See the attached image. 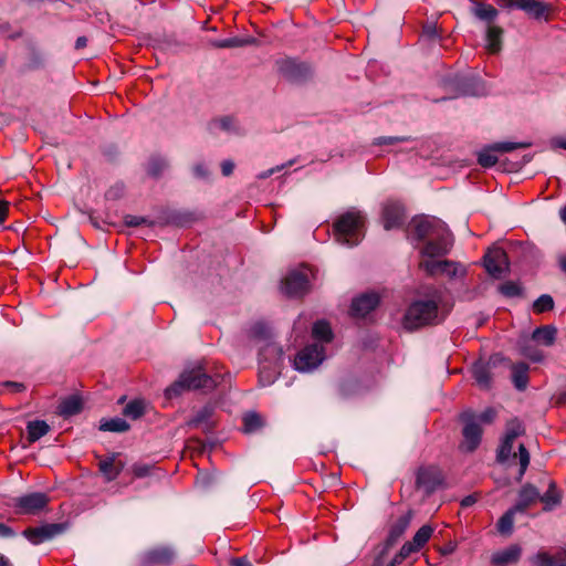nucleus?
<instances>
[{"instance_id": "24", "label": "nucleus", "mask_w": 566, "mask_h": 566, "mask_svg": "<svg viewBox=\"0 0 566 566\" xmlns=\"http://www.w3.org/2000/svg\"><path fill=\"white\" fill-rule=\"evenodd\" d=\"M27 429L29 441L35 442L49 432L50 427L45 421L35 420L29 422Z\"/></svg>"}, {"instance_id": "33", "label": "nucleus", "mask_w": 566, "mask_h": 566, "mask_svg": "<svg viewBox=\"0 0 566 566\" xmlns=\"http://www.w3.org/2000/svg\"><path fill=\"white\" fill-rule=\"evenodd\" d=\"M99 470L108 481L116 479L120 472V469L115 465L114 459L99 461Z\"/></svg>"}, {"instance_id": "31", "label": "nucleus", "mask_w": 566, "mask_h": 566, "mask_svg": "<svg viewBox=\"0 0 566 566\" xmlns=\"http://www.w3.org/2000/svg\"><path fill=\"white\" fill-rule=\"evenodd\" d=\"M433 533V528L430 525H423L420 527L415 536L412 537V545L418 549H421L426 543L430 539Z\"/></svg>"}, {"instance_id": "44", "label": "nucleus", "mask_w": 566, "mask_h": 566, "mask_svg": "<svg viewBox=\"0 0 566 566\" xmlns=\"http://www.w3.org/2000/svg\"><path fill=\"white\" fill-rule=\"evenodd\" d=\"M500 292L509 297L517 296L521 293V289L515 282H505L500 286Z\"/></svg>"}, {"instance_id": "12", "label": "nucleus", "mask_w": 566, "mask_h": 566, "mask_svg": "<svg viewBox=\"0 0 566 566\" xmlns=\"http://www.w3.org/2000/svg\"><path fill=\"white\" fill-rule=\"evenodd\" d=\"M66 526L60 523L44 524L24 530L23 536L33 545H39L62 534Z\"/></svg>"}, {"instance_id": "64", "label": "nucleus", "mask_w": 566, "mask_h": 566, "mask_svg": "<svg viewBox=\"0 0 566 566\" xmlns=\"http://www.w3.org/2000/svg\"><path fill=\"white\" fill-rule=\"evenodd\" d=\"M560 268L564 272H566V255L560 256L559 259Z\"/></svg>"}, {"instance_id": "52", "label": "nucleus", "mask_w": 566, "mask_h": 566, "mask_svg": "<svg viewBox=\"0 0 566 566\" xmlns=\"http://www.w3.org/2000/svg\"><path fill=\"white\" fill-rule=\"evenodd\" d=\"M523 355L526 356L527 358L532 359L533 361H539L543 358L542 353L538 352L537 349L531 350L528 348H524Z\"/></svg>"}, {"instance_id": "45", "label": "nucleus", "mask_w": 566, "mask_h": 566, "mask_svg": "<svg viewBox=\"0 0 566 566\" xmlns=\"http://www.w3.org/2000/svg\"><path fill=\"white\" fill-rule=\"evenodd\" d=\"M460 92L462 95H480L482 94V90L476 82L468 83L463 82L460 87Z\"/></svg>"}, {"instance_id": "11", "label": "nucleus", "mask_w": 566, "mask_h": 566, "mask_svg": "<svg viewBox=\"0 0 566 566\" xmlns=\"http://www.w3.org/2000/svg\"><path fill=\"white\" fill-rule=\"evenodd\" d=\"M282 290L289 296H300L306 293L308 291L307 269L291 271L282 283Z\"/></svg>"}, {"instance_id": "3", "label": "nucleus", "mask_w": 566, "mask_h": 566, "mask_svg": "<svg viewBox=\"0 0 566 566\" xmlns=\"http://www.w3.org/2000/svg\"><path fill=\"white\" fill-rule=\"evenodd\" d=\"M217 385V380L208 376L201 367L185 370L179 379L166 389L168 398L177 397L185 389H211Z\"/></svg>"}, {"instance_id": "41", "label": "nucleus", "mask_w": 566, "mask_h": 566, "mask_svg": "<svg viewBox=\"0 0 566 566\" xmlns=\"http://www.w3.org/2000/svg\"><path fill=\"white\" fill-rule=\"evenodd\" d=\"M513 442H514L513 440H510L504 437V439L501 443V447L499 449V452H497V460L500 462H504L511 457L512 451H513Z\"/></svg>"}, {"instance_id": "38", "label": "nucleus", "mask_w": 566, "mask_h": 566, "mask_svg": "<svg viewBox=\"0 0 566 566\" xmlns=\"http://www.w3.org/2000/svg\"><path fill=\"white\" fill-rule=\"evenodd\" d=\"M539 500L545 504L546 509H552L559 503L560 497L554 483H549L548 490L543 496H539Z\"/></svg>"}, {"instance_id": "43", "label": "nucleus", "mask_w": 566, "mask_h": 566, "mask_svg": "<svg viewBox=\"0 0 566 566\" xmlns=\"http://www.w3.org/2000/svg\"><path fill=\"white\" fill-rule=\"evenodd\" d=\"M514 457H518V461H520V465H521L520 478H522L530 464V453L526 450V448L524 447V444H520L518 453L517 454L514 453Z\"/></svg>"}, {"instance_id": "58", "label": "nucleus", "mask_w": 566, "mask_h": 566, "mask_svg": "<svg viewBox=\"0 0 566 566\" xmlns=\"http://www.w3.org/2000/svg\"><path fill=\"white\" fill-rule=\"evenodd\" d=\"M13 531L6 524L0 523V537L13 536Z\"/></svg>"}, {"instance_id": "36", "label": "nucleus", "mask_w": 566, "mask_h": 566, "mask_svg": "<svg viewBox=\"0 0 566 566\" xmlns=\"http://www.w3.org/2000/svg\"><path fill=\"white\" fill-rule=\"evenodd\" d=\"M145 403L143 400H133L124 408V415L132 419H137L143 416Z\"/></svg>"}, {"instance_id": "56", "label": "nucleus", "mask_w": 566, "mask_h": 566, "mask_svg": "<svg viewBox=\"0 0 566 566\" xmlns=\"http://www.w3.org/2000/svg\"><path fill=\"white\" fill-rule=\"evenodd\" d=\"M221 169H222V174L224 176H229V175L232 174V171L234 169V165H233L232 161L226 160V161L222 163Z\"/></svg>"}, {"instance_id": "9", "label": "nucleus", "mask_w": 566, "mask_h": 566, "mask_svg": "<svg viewBox=\"0 0 566 566\" xmlns=\"http://www.w3.org/2000/svg\"><path fill=\"white\" fill-rule=\"evenodd\" d=\"M325 358L322 344H313L304 347L295 357L294 366L300 371L315 369Z\"/></svg>"}, {"instance_id": "46", "label": "nucleus", "mask_w": 566, "mask_h": 566, "mask_svg": "<svg viewBox=\"0 0 566 566\" xmlns=\"http://www.w3.org/2000/svg\"><path fill=\"white\" fill-rule=\"evenodd\" d=\"M522 432L523 428L521 423L514 420L507 424L505 438L514 441L520 434H522Z\"/></svg>"}, {"instance_id": "2", "label": "nucleus", "mask_w": 566, "mask_h": 566, "mask_svg": "<svg viewBox=\"0 0 566 566\" xmlns=\"http://www.w3.org/2000/svg\"><path fill=\"white\" fill-rule=\"evenodd\" d=\"M365 218L359 211H347L334 223V235L338 243L346 247L357 245L364 238Z\"/></svg>"}, {"instance_id": "62", "label": "nucleus", "mask_w": 566, "mask_h": 566, "mask_svg": "<svg viewBox=\"0 0 566 566\" xmlns=\"http://www.w3.org/2000/svg\"><path fill=\"white\" fill-rule=\"evenodd\" d=\"M86 42H87V40H86L85 36H80V38H77V40L75 42V48L76 49H82V48H84L86 45Z\"/></svg>"}, {"instance_id": "14", "label": "nucleus", "mask_w": 566, "mask_h": 566, "mask_svg": "<svg viewBox=\"0 0 566 566\" xmlns=\"http://www.w3.org/2000/svg\"><path fill=\"white\" fill-rule=\"evenodd\" d=\"M484 266L489 274L494 277H501L509 269L506 253L501 248H494L488 251L484 256Z\"/></svg>"}, {"instance_id": "42", "label": "nucleus", "mask_w": 566, "mask_h": 566, "mask_svg": "<svg viewBox=\"0 0 566 566\" xmlns=\"http://www.w3.org/2000/svg\"><path fill=\"white\" fill-rule=\"evenodd\" d=\"M249 41L240 38H229L220 41H214L212 44L216 48H239L248 44Z\"/></svg>"}, {"instance_id": "37", "label": "nucleus", "mask_w": 566, "mask_h": 566, "mask_svg": "<svg viewBox=\"0 0 566 566\" xmlns=\"http://www.w3.org/2000/svg\"><path fill=\"white\" fill-rule=\"evenodd\" d=\"M262 424V418L255 412L247 413L243 418V427L245 432H253L261 428Z\"/></svg>"}, {"instance_id": "8", "label": "nucleus", "mask_w": 566, "mask_h": 566, "mask_svg": "<svg viewBox=\"0 0 566 566\" xmlns=\"http://www.w3.org/2000/svg\"><path fill=\"white\" fill-rule=\"evenodd\" d=\"M49 496L42 492H33L13 499V507L19 514L35 515L49 504Z\"/></svg>"}, {"instance_id": "26", "label": "nucleus", "mask_w": 566, "mask_h": 566, "mask_svg": "<svg viewBox=\"0 0 566 566\" xmlns=\"http://www.w3.org/2000/svg\"><path fill=\"white\" fill-rule=\"evenodd\" d=\"M129 429V424L122 418L103 419L99 423V430L111 432H125Z\"/></svg>"}, {"instance_id": "27", "label": "nucleus", "mask_w": 566, "mask_h": 566, "mask_svg": "<svg viewBox=\"0 0 566 566\" xmlns=\"http://www.w3.org/2000/svg\"><path fill=\"white\" fill-rule=\"evenodd\" d=\"M473 12L475 17L488 22L493 21L497 17V10L494 7L482 2H474Z\"/></svg>"}, {"instance_id": "47", "label": "nucleus", "mask_w": 566, "mask_h": 566, "mask_svg": "<svg viewBox=\"0 0 566 566\" xmlns=\"http://www.w3.org/2000/svg\"><path fill=\"white\" fill-rule=\"evenodd\" d=\"M496 416L493 408H488L479 415H474L476 422L481 426L482 423H491Z\"/></svg>"}, {"instance_id": "4", "label": "nucleus", "mask_w": 566, "mask_h": 566, "mask_svg": "<svg viewBox=\"0 0 566 566\" xmlns=\"http://www.w3.org/2000/svg\"><path fill=\"white\" fill-rule=\"evenodd\" d=\"M283 355L282 348L275 343H268L260 352V381L270 385L279 374V361Z\"/></svg>"}, {"instance_id": "22", "label": "nucleus", "mask_w": 566, "mask_h": 566, "mask_svg": "<svg viewBox=\"0 0 566 566\" xmlns=\"http://www.w3.org/2000/svg\"><path fill=\"white\" fill-rule=\"evenodd\" d=\"M503 30L496 25H490L486 31V49L491 53H496L501 50V36Z\"/></svg>"}, {"instance_id": "29", "label": "nucleus", "mask_w": 566, "mask_h": 566, "mask_svg": "<svg viewBox=\"0 0 566 566\" xmlns=\"http://www.w3.org/2000/svg\"><path fill=\"white\" fill-rule=\"evenodd\" d=\"M313 337L319 342L328 343L332 340V329L328 323L324 321L316 322L312 329Z\"/></svg>"}, {"instance_id": "25", "label": "nucleus", "mask_w": 566, "mask_h": 566, "mask_svg": "<svg viewBox=\"0 0 566 566\" xmlns=\"http://www.w3.org/2000/svg\"><path fill=\"white\" fill-rule=\"evenodd\" d=\"M82 401L78 397L72 396L64 399L59 406V412L62 416H73L81 411Z\"/></svg>"}, {"instance_id": "57", "label": "nucleus", "mask_w": 566, "mask_h": 566, "mask_svg": "<svg viewBox=\"0 0 566 566\" xmlns=\"http://www.w3.org/2000/svg\"><path fill=\"white\" fill-rule=\"evenodd\" d=\"M478 501V496L472 494V495H468L465 496L462 501H461V505L463 507H469L471 505H473L475 502Z\"/></svg>"}, {"instance_id": "40", "label": "nucleus", "mask_w": 566, "mask_h": 566, "mask_svg": "<svg viewBox=\"0 0 566 566\" xmlns=\"http://www.w3.org/2000/svg\"><path fill=\"white\" fill-rule=\"evenodd\" d=\"M530 143H513V142H502L493 144V149L501 153L513 151L517 148H527L530 147Z\"/></svg>"}, {"instance_id": "30", "label": "nucleus", "mask_w": 566, "mask_h": 566, "mask_svg": "<svg viewBox=\"0 0 566 566\" xmlns=\"http://www.w3.org/2000/svg\"><path fill=\"white\" fill-rule=\"evenodd\" d=\"M473 377L479 386L486 388L490 385L489 367L483 363H476L472 368Z\"/></svg>"}, {"instance_id": "13", "label": "nucleus", "mask_w": 566, "mask_h": 566, "mask_svg": "<svg viewBox=\"0 0 566 566\" xmlns=\"http://www.w3.org/2000/svg\"><path fill=\"white\" fill-rule=\"evenodd\" d=\"M411 224L417 238L426 241L448 229L443 221L434 218H417L412 220Z\"/></svg>"}, {"instance_id": "16", "label": "nucleus", "mask_w": 566, "mask_h": 566, "mask_svg": "<svg viewBox=\"0 0 566 566\" xmlns=\"http://www.w3.org/2000/svg\"><path fill=\"white\" fill-rule=\"evenodd\" d=\"M405 221V212L401 205L389 202L382 209V222L386 230L397 229Z\"/></svg>"}, {"instance_id": "19", "label": "nucleus", "mask_w": 566, "mask_h": 566, "mask_svg": "<svg viewBox=\"0 0 566 566\" xmlns=\"http://www.w3.org/2000/svg\"><path fill=\"white\" fill-rule=\"evenodd\" d=\"M522 549L518 545H511L502 551L492 555V563L495 565H503L516 563L521 557Z\"/></svg>"}, {"instance_id": "32", "label": "nucleus", "mask_w": 566, "mask_h": 566, "mask_svg": "<svg viewBox=\"0 0 566 566\" xmlns=\"http://www.w3.org/2000/svg\"><path fill=\"white\" fill-rule=\"evenodd\" d=\"M518 511L515 507L510 509L497 522V530L502 534L511 533L514 523V515Z\"/></svg>"}, {"instance_id": "35", "label": "nucleus", "mask_w": 566, "mask_h": 566, "mask_svg": "<svg viewBox=\"0 0 566 566\" xmlns=\"http://www.w3.org/2000/svg\"><path fill=\"white\" fill-rule=\"evenodd\" d=\"M280 71L291 80H295L301 74V65L294 61L286 60L280 63Z\"/></svg>"}, {"instance_id": "34", "label": "nucleus", "mask_w": 566, "mask_h": 566, "mask_svg": "<svg viewBox=\"0 0 566 566\" xmlns=\"http://www.w3.org/2000/svg\"><path fill=\"white\" fill-rule=\"evenodd\" d=\"M493 145L486 149H483L478 156V163L485 168L492 167L497 163V156L495 155Z\"/></svg>"}, {"instance_id": "39", "label": "nucleus", "mask_w": 566, "mask_h": 566, "mask_svg": "<svg viewBox=\"0 0 566 566\" xmlns=\"http://www.w3.org/2000/svg\"><path fill=\"white\" fill-rule=\"evenodd\" d=\"M554 306V301L551 295L543 294L541 295L533 304V310L536 313H544L546 311L552 310Z\"/></svg>"}, {"instance_id": "10", "label": "nucleus", "mask_w": 566, "mask_h": 566, "mask_svg": "<svg viewBox=\"0 0 566 566\" xmlns=\"http://www.w3.org/2000/svg\"><path fill=\"white\" fill-rule=\"evenodd\" d=\"M461 419L464 422L463 427V442L461 448L465 451L472 452L474 451L481 441L482 429L481 426L476 422L474 413L471 411H465L461 415Z\"/></svg>"}, {"instance_id": "60", "label": "nucleus", "mask_w": 566, "mask_h": 566, "mask_svg": "<svg viewBox=\"0 0 566 566\" xmlns=\"http://www.w3.org/2000/svg\"><path fill=\"white\" fill-rule=\"evenodd\" d=\"M8 213V202L0 200V222H3Z\"/></svg>"}, {"instance_id": "18", "label": "nucleus", "mask_w": 566, "mask_h": 566, "mask_svg": "<svg viewBox=\"0 0 566 566\" xmlns=\"http://www.w3.org/2000/svg\"><path fill=\"white\" fill-rule=\"evenodd\" d=\"M442 482L440 472L434 468H423L418 471L417 486L431 493Z\"/></svg>"}, {"instance_id": "55", "label": "nucleus", "mask_w": 566, "mask_h": 566, "mask_svg": "<svg viewBox=\"0 0 566 566\" xmlns=\"http://www.w3.org/2000/svg\"><path fill=\"white\" fill-rule=\"evenodd\" d=\"M193 172L197 177L203 178L208 175V169L203 164H198L193 167Z\"/></svg>"}, {"instance_id": "63", "label": "nucleus", "mask_w": 566, "mask_h": 566, "mask_svg": "<svg viewBox=\"0 0 566 566\" xmlns=\"http://www.w3.org/2000/svg\"><path fill=\"white\" fill-rule=\"evenodd\" d=\"M0 566H11L8 557L0 554Z\"/></svg>"}, {"instance_id": "51", "label": "nucleus", "mask_w": 566, "mask_h": 566, "mask_svg": "<svg viewBox=\"0 0 566 566\" xmlns=\"http://www.w3.org/2000/svg\"><path fill=\"white\" fill-rule=\"evenodd\" d=\"M406 137H379L375 140L377 145H392L399 142H405Z\"/></svg>"}, {"instance_id": "7", "label": "nucleus", "mask_w": 566, "mask_h": 566, "mask_svg": "<svg viewBox=\"0 0 566 566\" xmlns=\"http://www.w3.org/2000/svg\"><path fill=\"white\" fill-rule=\"evenodd\" d=\"M419 268L429 275L441 274L449 279H463L467 274V268L463 264L450 260L419 262Z\"/></svg>"}, {"instance_id": "6", "label": "nucleus", "mask_w": 566, "mask_h": 566, "mask_svg": "<svg viewBox=\"0 0 566 566\" xmlns=\"http://www.w3.org/2000/svg\"><path fill=\"white\" fill-rule=\"evenodd\" d=\"M496 3L504 9H521L530 18L536 20L548 21L552 12V6L549 3L538 0H496Z\"/></svg>"}, {"instance_id": "53", "label": "nucleus", "mask_w": 566, "mask_h": 566, "mask_svg": "<svg viewBox=\"0 0 566 566\" xmlns=\"http://www.w3.org/2000/svg\"><path fill=\"white\" fill-rule=\"evenodd\" d=\"M125 222L129 227H137V226H140L143 223H146V219L143 218V217L127 216L125 218Z\"/></svg>"}, {"instance_id": "1", "label": "nucleus", "mask_w": 566, "mask_h": 566, "mask_svg": "<svg viewBox=\"0 0 566 566\" xmlns=\"http://www.w3.org/2000/svg\"><path fill=\"white\" fill-rule=\"evenodd\" d=\"M449 312L441 292L433 290L429 295L412 302L407 308L402 327L415 331L420 327L440 323Z\"/></svg>"}, {"instance_id": "59", "label": "nucleus", "mask_w": 566, "mask_h": 566, "mask_svg": "<svg viewBox=\"0 0 566 566\" xmlns=\"http://www.w3.org/2000/svg\"><path fill=\"white\" fill-rule=\"evenodd\" d=\"M553 148H563L566 149V139L565 138H554L551 142Z\"/></svg>"}, {"instance_id": "5", "label": "nucleus", "mask_w": 566, "mask_h": 566, "mask_svg": "<svg viewBox=\"0 0 566 566\" xmlns=\"http://www.w3.org/2000/svg\"><path fill=\"white\" fill-rule=\"evenodd\" d=\"M453 245V238L449 229L438 232L437 235L427 240L420 249L421 260L426 262L429 260H439L447 255Z\"/></svg>"}, {"instance_id": "17", "label": "nucleus", "mask_w": 566, "mask_h": 566, "mask_svg": "<svg viewBox=\"0 0 566 566\" xmlns=\"http://www.w3.org/2000/svg\"><path fill=\"white\" fill-rule=\"evenodd\" d=\"M174 552L169 547H156L145 552L140 558L144 566L167 565L174 559Z\"/></svg>"}, {"instance_id": "50", "label": "nucleus", "mask_w": 566, "mask_h": 566, "mask_svg": "<svg viewBox=\"0 0 566 566\" xmlns=\"http://www.w3.org/2000/svg\"><path fill=\"white\" fill-rule=\"evenodd\" d=\"M233 119L230 117H223L216 120L214 125L226 132H231L233 129Z\"/></svg>"}, {"instance_id": "28", "label": "nucleus", "mask_w": 566, "mask_h": 566, "mask_svg": "<svg viewBox=\"0 0 566 566\" xmlns=\"http://www.w3.org/2000/svg\"><path fill=\"white\" fill-rule=\"evenodd\" d=\"M527 365L521 363L512 367L513 381L515 387L523 390L527 385Z\"/></svg>"}, {"instance_id": "61", "label": "nucleus", "mask_w": 566, "mask_h": 566, "mask_svg": "<svg viewBox=\"0 0 566 566\" xmlns=\"http://www.w3.org/2000/svg\"><path fill=\"white\" fill-rule=\"evenodd\" d=\"M232 566H252L247 558H235L232 560Z\"/></svg>"}, {"instance_id": "54", "label": "nucleus", "mask_w": 566, "mask_h": 566, "mask_svg": "<svg viewBox=\"0 0 566 566\" xmlns=\"http://www.w3.org/2000/svg\"><path fill=\"white\" fill-rule=\"evenodd\" d=\"M290 165H292V161L287 163L286 165L276 166L274 168H271V169L260 174L259 178H262V179L268 178L271 175H273L274 172L281 171L283 168H285L286 166H290Z\"/></svg>"}, {"instance_id": "49", "label": "nucleus", "mask_w": 566, "mask_h": 566, "mask_svg": "<svg viewBox=\"0 0 566 566\" xmlns=\"http://www.w3.org/2000/svg\"><path fill=\"white\" fill-rule=\"evenodd\" d=\"M151 467L148 464H135L133 467V473L136 478H144L150 473Z\"/></svg>"}, {"instance_id": "48", "label": "nucleus", "mask_w": 566, "mask_h": 566, "mask_svg": "<svg viewBox=\"0 0 566 566\" xmlns=\"http://www.w3.org/2000/svg\"><path fill=\"white\" fill-rule=\"evenodd\" d=\"M419 549L412 545V542H407L402 545L398 554V559H401L402 562L412 553L418 552Z\"/></svg>"}, {"instance_id": "21", "label": "nucleus", "mask_w": 566, "mask_h": 566, "mask_svg": "<svg viewBox=\"0 0 566 566\" xmlns=\"http://www.w3.org/2000/svg\"><path fill=\"white\" fill-rule=\"evenodd\" d=\"M411 521V513L408 512L403 515H401L391 526L389 536H388V544L391 545L394 542H396L408 528Z\"/></svg>"}, {"instance_id": "15", "label": "nucleus", "mask_w": 566, "mask_h": 566, "mask_svg": "<svg viewBox=\"0 0 566 566\" xmlns=\"http://www.w3.org/2000/svg\"><path fill=\"white\" fill-rule=\"evenodd\" d=\"M378 303L379 295L377 293L370 292L361 294L353 300L350 313L353 316L364 317L373 310H375Z\"/></svg>"}, {"instance_id": "20", "label": "nucleus", "mask_w": 566, "mask_h": 566, "mask_svg": "<svg viewBox=\"0 0 566 566\" xmlns=\"http://www.w3.org/2000/svg\"><path fill=\"white\" fill-rule=\"evenodd\" d=\"M539 500V492L531 484L522 488L518 495V501L514 506L518 512H524L530 505Z\"/></svg>"}, {"instance_id": "23", "label": "nucleus", "mask_w": 566, "mask_h": 566, "mask_svg": "<svg viewBox=\"0 0 566 566\" xmlns=\"http://www.w3.org/2000/svg\"><path fill=\"white\" fill-rule=\"evenodd\" d=\"M532 337L534 340H536L545 346H551V345H553L555 337H556V328L553 326H543V327L536 328L533 332Z\"/></svg>"}]
</instances>
